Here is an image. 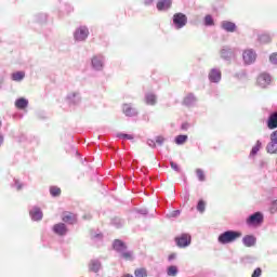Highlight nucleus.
I'll list each match as a JSON object with an SVG mask.
<instances>
[{
	"label": "nucleus",
	"mask_w": 277,
	"mask_h": 277,
	"mask_svg": "<svg viewBox=\"0 0 277 277\" xmlns=\"http://www.w3.org/2000/svg\"><path fill=\"white\" fill-rule=\"evenodd\" d=\"M241 235V232L227 230L219 236V243H233V241H237Z\"/></svg>",
	"instance_id": "f257e3e1"
},
{
	"label": "nucleus",
	"mask_w": 277,
	"mask_h": 277,
	"mask_svg": "<svg viewBox=\"0 0 277 277\" xmlns=\"http://www.w3.org/2000/svg\"><path fill=\"white\" fill-rule=\"evenodd\" d=\"M173 24L175 25L176 29H182V27L187 25V16L183 13L174 14Z\"/></svg>",
	"instance_id": "f03ea898"
},
{
	"label": "nucleus",
	"mask_w": 277,
	"mask_h": 277,
	"mask_svg": "<svg viewBox=\"0 0 277 277\" xmlns=\"http://www.w3.org/2000/svg\"><path fill=\"white\" fill-rule=\"evenodd\" d=\"M175 243L177 248H187L192 243V236L188 234H182L179 237H175Z\"/></svg>",
	"instance_id": "7ed1b4c3"
},
{
	"label": "nucleus",
	"mask_w": 277,
	"mask_h": 277,
	"mask_svg": "<svg viewBox=\"0 0 277 277\" xmlns=\"http://www.w3.org/2000/svg\"><path fill=\"white\" fill-rule=\"evenodd\" d=\"M263 223V214L261 212H255L254 214L250 215L247 220V224L249 226H259V224Z\"/></svg>",
	"instance_id": "20e7f679"
},
{
	"label": "nucleus",
	"mask_w": 277,
	"mask_h": 277,
	"mask_svg": "<svg viewBox=\"0 0 277 277\" xmlns=\"http://www.w3.org/2000/svg\"><path fill=\"white\" fill-rule=\"evenodd\" d=\"M272 83V76L269 74H261L258 77L256 84L260 85V88H267Z\"/></svg>",
	"instance_id": "39448f33"
},
{
	"label": "nucleus",
	"mask_w": 277,
	"mask_h": 277,
	"mask_svg": "<svg viewBox=\"0 0 277 277\" xmlns=\"http://www.w3.org/2000/svg\"><path fill=\"white\" fill-rule=\"evenodd\" d=\"M89 35H90V31L88 30V27L81 26L76 30L75 38L76 40L83 41L88 38Z\"/></svg>",
	"instance_id": "423d86ee"
},
{
	"label": "nucleus",
	"mask_w": 277,
	"mask_h": 277,
	"mask_svg": "<svg viewBox=\"0 0 277 277\" xmlns=\"http://www.w3.org/2000/svg\"><path fill=\"white\" fill-rule=\"evenodd\" d=\"M242 60L245 64H253V62H256V53H254L252 50H246L242 53Z\"/></svg>",
	"instance_id": "0eeeda50"
},
{
	"label": "nucleus",
	"mask_w": 277,
	"mask_h": 277,
	"mask_svg": "<svg viewBox=\"0 0 277 277\" xmlns=\"http://www.w3.org/2000/svg\"><path fill=\"white\" fill-rule=\"evenodd\" d=\"M53 233L55 235H58L60 237H64L68 233V227H66V224L64 223H57L53 226Z\"/></svg>",
	"instance_id": "6e6552de"
},
{
	"label": "nucleus",
	"mask_w": 277,
	"mask_h": 277,
	"mask_svg": "<svg viewBox=\"0 0 277 277\" xmlns=\"http://www.w3.org/2000/svg\"><path fill=\"white\" fill-rule=\"evenodd\" d=\"M62 221L65 222V224H77V214L65 211L63 212Z\"/></svg>",
	"instance_id": "1a4fd4ad"
},
{
	"label": "nucleus",
	"mask_w": 277,
	"mask_h": 277,
	"mask_svg": "<svg viewBox=\"0 0 277 277\" xmlns=\"http://www.w3.org/2000/svg\"><path fill=\"white\" fill-rule=\"evenodd\" d=\"M209 79L212 83H220L222 80V71H220V69H211L209 72Z\"/></svg>",
	"instance_id": "9d476101"
},
{
	"label": "nucleus",
	"mask_w": 277,
	"mask_h": 277,
	"mask_svg": "<svg viewBox=\"0 0 277 277\" xmlns=\"http://www.w3.org/2000/svg\"><path fill=\"white\" fill-rule=\"evenodd\" d=\"M172 8V0H159L157 2V10L163 12V10H170Z\"/></svg>",
	"instance_id": "9b49d317"
},
{
	"label": "nucleus",
	"mask_w": 277,
	"mask_h": 277,
	"mask_svg": "<svg viewBox=\"0 0 277 277\" xmlns=\"http://www.w3.org/2000/svg\"><path fill=\"white\" fill-rule=\"evenodd\" d=\"M221 27L222 29H224L225 31H228L229 34H233L237 29V26L235 25V23L228 22V21L222 22Z\"/></svg>",
	"instance_id": "f8f14e48"
},
{
	"label": "nucleus",
	"mask_w": 277,
	"mask_h": 277,
	"mask_svg": "<svg viewBox=\"0 0 277 277\" xmlns=\"http://www.w3.org/2000/svg\"><path fill=\"white\" fill-rule=\"evenodd\" d=\"M113 248L114 250H116L117 252H124L127 250V245L120 240V239H116L113 243Z\"/></svg>",
	"instance_id": "ddd939ff"
},
{
	"label": "nucleus",
	"mask_w": 277,
	"mask_h": 277,
	"mask_svg": "<svg viewBox=\"0 0 277 277\" xmlns=\"http://www.w3.org/2000/svg\"><path fill=\"white\" fill-rule=\"evenodd\" d=\"M267 127L271 130L277 129V113H273L269 115L267 120Z\"/></svg>",
	"instance_id": "4468645a"
},
{
	"label": "nucleus",
	"mask_w": 277,
	"mask_h": 277,
	"mask_svg": "<svg viewBox=\"0 0 277 277\" xmlns=\"http://www.w3.org/2000/svg\"><path fill=\"white\" fill-rule=\"evenodd\" d=\"M242 242L246 248H252L256 243V238L254 236L247 235L242 238Z\"/></svg>",
	"instance_id": "2eb2a0df"
},
{
	"label": "nucleus",
	"mask_w": 277,
	"mask_h": 277,
	"mask_svg": "<svg viewBox=\"0 0 277 277\" xmlns=\"http://www.w3.org/2000/svg\"><path fill=\"white\" fill-rule=\"evenodd\" d=\"M122 109L126 116H137V110H135V108H133L131 104H124Z\"/></svg>",
	"instance_id": "dca6fc26"
},
{
	"label": "nucleus",
	"mask_w": 277,
	"mask_h": 277,
	"mask_svg": "<svg viewBox=\"0 0 277 277\" xmlns=\"http://www.w3.org/2000/svg\"><path fill=\"white\" fill-rule=\"evenodd\" d=\"M30 215L35 222H39V220H42V211L40 210V208L32 209L30 211Z\"/></svg>",
	"instance_id": "f3484780"
},
{
	"label": "nucleus",
	"mask_w": 277,
	"mask_h": 277,
	"mask_svg": "<svg viewBox=\"0 0 277 277\" xmlns=\"http://www.w3.org/2000/svg\"><path fill=\"white\" fill-rule=\"evenodd\" d=\"M27 105H29V101H27L24 97H21V98L15 101V107L17 109H26Z\"/></svg>",
	"instance_id": "a211bd4d"
},
{
	"label": "nucleus",
	"mask_w": 277,
	"mask_h": 277,
	"mask_svg": "<svg viewBox=\"0 0 277 277\" xmlns=\"http://www.w3.org/2000/svg\"><path fill=\"white\" fill-rule=\"evenodd\" d=\"M266 150L271 155L277 154V142L271 141L266 146Z\"/></svg>",
	"instance_id": "6ab92c4d"
},
{
	"label": "nucleus",
	"mask_w": 277,
	"mask_h": 277,
	"mask_svg": "<svg viewBox=\"0 0 277 277\" xmlns=\"http://www.w3.org/2000/svg\"><path fill=\"white\" fill-rule=\"evenodd\" d=\"M92 66L95 68V70H101L103 68V61L101 58L94 56L92 58Z\"/></svg>",
	"instance_id": "aec40b11"
},
{
	"label": "nucleus",
	"mask_w": 277,
	"mask_h": 277,
	"mask_svg": "<svg viewBox=\"0 0 277 277\" xmlns=\"http://www.w3.org/2000/svg\"><path fill=\"white\" fill-rule=\"evenodd\" d=\"M145 101L147 105H156L157 104V96L153 93H149L145 96Z\"/></svg>",
	"instance_id": "412c9836"
},
{
	"label": "nucleus",
	"mask_w": 277,
	"mask_h": 277,
	"mask_svg": "<svg viewBox=\"0 0 277 277\" xmlns=\"http://www.w3.org/2000/svg\"><path fill=\"white\" fill-rule=\"evenodd\" d=\"M135 277H148V271L144 267L134 271Z\"/></svg>",
	"instance_id": "4be33fe9"
},
{
	"label": "nucleus",
	"mask_w": 277,
	"mask_h": 277,
	"mask_svg": "<svg viewBox=\"0 0 277 277\" xmlns=\"http://www.w3.org/2000/svg\"><path fill=\"white\" fill-rule=\"evenodd\" d=\"M90 272H98L101 269V262L98 261H91L89 265Z\"/></svg>",
	"instance_id": "5701e85b"
},
{
	"label": "nucleus",
	"mask_w": 277,
	"mask_h": 277,
	"mask_svg": "<svg viewBox=\"0 0 277 277\" xmlns=\"http://www.w3.org/2000/svg\"><path fill=\"white\" fill-rule=\"evenodd\" d=\"M259 40L262 44H269V42H272V37L268 34H263L259 37Z\"/></svg>",
	"instance_id": "b1692460"
},
{
	"label": "nucleus",
	"mask_w": 277,
	"mask_h": 277,
	"mask_svg": "<svg viewBox=\"0 0 277 277\" xmlns=\"http://www.w3.org/2000/svg\"><path fill=\"white\" fill-rule=\"evenodd\" d=\"M221 57H223V60H230V57H233V51H230V49H223L221 51Z\"/></svg>",
	"instance_id": "393cba45"
},
{
	"label": "nucleus",
	"mask_w": 277,
	"mask_h": 277,
	"mask_svg": "<svg viewBox=\"0 0 277 277\" xmlns=\"http://www.w3.org/2000/svg\"><path fill=\"white\" fill-rule=\"evenodd\" d=\"M50 194L51 196H53L54 198L57 196H62V188L57 187V186H51L50 187Z\"/></svg>",
	"instance_id": "a878e982"
},
{
	"label": "nucleus",
	"mask_w": 277,
	"mask_h": 277,
	"mask_svg": "<svg viewBox=\"0 0 277 277\" xmlns=\"http://www.w3.org/2000/svg\"><path fill=\"white\" fill-rule=\"evenodd\" d=\"M12 79H13V81H23V79H25L24 71H16V72L12 74Z\"/></svg>",
	"instance_id": "bb28decb"
},
{
	"label": "nucleus",
	"mask_w": 277,
	"mask_h": 277,
	"mask_svg": "<svg viewBox=\"0 0 277 277\" xmlns=\"http://www.w3.org/2000/svg\"><path fill=\"white\" fill-rule=\"evenodd\" d=\"M206 207H207V202H205V200L200 199L197 203V211H199V213H205Z\"/></svg>",
	"instance_id": "cd10ccee"
},
{
	"label": "nucleus",
	"mask_w": 277,
	"mask_h": 277,
	"mask_svg": "<svg viewBox=\"0 0 277 277\" xmlns=\"http://www.w3.org/2000/svg\"><path fill=\"white\" fill-rule=\"evenodd\" d=\"M121 256L126 261H133V253L131 251H122Z\"/></svg>",
	"instance_id": "c85d7f7f"
},
{
	"label": "nucleus",
	"mask_w": 277,
	"mask_h": 277,
	"mask_svg": "<svg viewBox=\"0 0 277 277\" xmlns=\"http://www.w3.org/2000/svg\"><path fill=\"white\" fill-rule=\"evenodd\" d=\"M167 274L168 276H176L179 274V268L176 266H169Z\"/></svg>",
	"instance_id": "c756f323"
},
{
	"label": "nucleus",
	"mask_w": 277,
	"mask_h": 277,
	"mask_svg": "<svg viewBox=\"0 0 277 277\" xmlns=\"http://www.w3.org/2000/svg\"><path fill=\"white\" fill-rule=\"evenodd\" d=\"M187 142V135H179L175 137V144L181 145Z\"/></svg>",
	"instance_id": "7c9ffc66"
},
{
	"label": "nucleus",
	"mask_w": 277,
	"mask_h": 277,
	"mask_svg": "<svg viewBox=\"0 0 277 277\" xmlns=\"http://www.w3.org/2000/svg\"><path fill=\"white\" fill-rule=\"evenodd\" d=\"M196 174L199 181H206L205 171H202V169H196Z\"/></svg>",
	"instance_id": "2f4dec72"
},
{
	"label": "nucleus",
	"mask_w": 277,
	"mask_h": 277,
	"mask_svg": "<svg viewBox=\"0 0 277 277\" xmlns=\"http://www.w3.org/2000/svg\"><path fill=\"white\" fill-rule=\"evenodd\" d=\"M205 25L207 26H213L215 23L213 22V17L211 15H207L205 17Z\"/></svg>",
	"instance_id": "473e14b6"
},
{
	"label": "nucleus",
	"mask_w": 277,
	"mask_h": 277,
	"mask_svg": "<svg viewBox=\"0 0 277 277\" xmlns=\"http://www.w3.org/2000/svg\"><path fill=\"white\" fill-rule=\"evenodd\" d=\"M259 150H261V142L260 141H258L255 146L252 148L251 155H256V153H259Z\"/></svg>",
	"instance_id": "72a5a7b5"
},
{
	"label": "nucleus",
	"mask_w": 277,
	"mask_h": 277,
	"mask_svg": "<svg viewBox=\"0 0 277 277\" xmlns=\"http://www.w3.org/2000/svg\"><path fill=\"white\" fill-rule=\"evenodd\" d=\"M118 137H121L122 140H134L133 135L124 133L118 134Z\"/></svg>",
	"instance_id": "f704fd0d"
},
{
	"label": "nucleus",
	"mask_w": 277,
	"mask_h": 277,
	"mask_svg": "<svg viewBox=\"0 0 277 277\" xmlns=\"http://www.w3.org/2000/svg\"><path fill=\"white\" fill-rule=\"evenodd\" d=\"M269 211H271V213H276L277 212V199L272 202Z\"/></svg>",
	"instance_id": "c9c22d12"
},
{
	"label": "nucleus",
	"mask_w": 277,
	"mask_h": 277,
	"mask_svg": "<svg viewBox=\"0 0 277 277\" xmlns=\"http://www.w3.org/2000/svg\"><path fill=\"white\" fill-rule=\"evenodd\" d=\"M269 62L277 66V52L271 54Z\"/></svg>",
	"instance_id": "e433bc0d"
},
{
	"label": "nucleus",
	"mask_w": 277,
	"mask_h": 277,
	"mask_svg": "<svg viewBox=\"0 0 277 277\" xmlns=\"http://www.w3.org/2000/svg\"><path fill=\"white\" fill-rule=\"evenodd\" d=\"M261 274H263V271L261 268H255L251 277H261Z\"/></svg>",
	"instance_id": "4c0bfd02"
},
{
	"label": "nucleus",
	"mask_w": 277,
	"mask_h": 277,
	"mask_svg": "<svg viewBox=\"0 0 277 277\" xmlns=\"http://www.w3.org/2000/svg\"><path fill=\"white\" fill-rule=\"evenodd\" d=\"M271 142H277V130L272 132V134H271Z\"/></svg>",
	"instance_id": "58836bf2"
},
{
	"label": "nucleus",
	"mask_w": 277,
	"mask_h": 277,
	"mask_svg": "<svg viewBox=\"0 0 277 277\" xmlns=\"http://www.w3.org/2000/svg\"><path fill=\"white\" fill-rule=\"evenodd\" d=\"M163 142H166V138H163V136H157V138H156L157 144L161 145V144H163Z\"/></svg>",
	"instance_id": "ea45409f"
},
{
	"label": "nucleus",
	"mask_w": 277,
	"mask_h": 277,
	"mask_svg": "<svg viewBox=\"0 0 277 277\" xmlns=\"http://www.w3.org/2000/svg\"><path fill=\"white\" fill-rule=\"evenodd\" d=\"M174 259H176V253H171L169 255V261H174Z\"/></svg>",
	"instance_id": "a19ab883"
},
{
	"label": "nucleus",
	"mask_w": 277,
	"mask_h": 277,
	"mask_svg": "<svg viewBox=\"0 0 277 277\" xmlns=\"http://www.w3.org/2000/svg\"><path fill=\"white\" fill-rule=\"evenodd\" d=\"M144 5H153V0H144Z\"/></svg>",
	"instance_id": "79ce46f5"
},
{
	"label": "nucleus",
	"mask_w": 277,
	"mask_h": 277,
	"mask_svg": "<svg viewBox=\"0 0 277 277\" xmlns=\"http://www.w3.org/2000/svg\"><path fill=\"white\" fill-rule=\"evenodd\" d=\"M171 168L173 170H179V164L174 163V162H171Z\"/></svg>",
	"instance_id": "37998d69"
},
{
	"label": "nucleus",
	"mask_w": 277,
	"mask_h": 277,
	"mask_svg": "<svg viewBox=\"0 0 277 277\" xmlns=\"http://www.w3.org/2000/svg\"><path fill=\"white\" fill-rule=\"evenodd\" d=\"M3 144V136L0 134V146Z\"/></svg>",
	"instance_id": "c03bdc74"
},
{
	"label": "nucleus",
	"mask_w": 277,
	"mask_h": 277,
	"mask_svg": "<svg viewBox=\"0 0 277 277\" xmlns=\"http://www.w3.org/2000/svg\"><path fill=\"white\" fill-rule=\"evenodd\" d=\"M185 200L186 202H189V195H186Z\"/></svg>",
	"instance_id": "a18cd8bd"
},
{
	"label": "nucleus",
	"mask_w": 277,
	"mask_h": 277,
	"mask_svg": "<svg viewBox=\"0 0 277 277\" xmlns=\"http://www.w3.org/2000/svg\"><path fill=\"white\" fill-rule=\"evenodd\" d=\"M1 127H3V121H1V119H0V129H1Z\"/></svg>",
	"instance_id": "49530a36"
},
{
	"label": "nucleus",
	"mask_w": 277,
	"mask_h": 277,
	"mask_svg": "<svg viewBox=\"0 0 277 277\" xmlns=\"http://www.w3.org/2000/svg\"><path fill=\"white\" fill-rule=\"evenodd\" d=\"M182 129H187V126H186V124H183V126H182Z\"/></svg>",
	"instance_id": "de8ad7c7"
},
{
	"label": "nucleus",
	"mask_w": 277,
	"mask_h": 277,
	"mask_svg": "<svg viewBox=\"0 0 277 277\" xmlns=\"http://www.w3.org/2000/svg\"><path fill=\"white\" fill-rule=\"evenodd\" d=\"M188 100H189V97H186V98L184 100V103H187Z\"/></svg>",
	"instance_id": "09e8293b"
}]
</instances>
